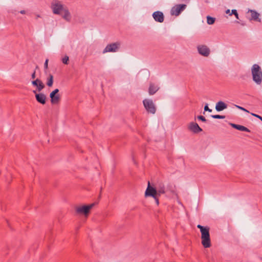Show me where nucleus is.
Here are the masks:
<instances>
[{"label": "nucleus", "mask_w": 262, "mask_h": 262, "mask_svg": "<svg viewBox=\"0 0 262 262\" xmlns=\"http://www.w3.org/2000/svg\"><path fill=\"white\" fill-rule=\"evenodd\" d=\"M53 83V76L52 75L50 74L49 78H48L47 84L49 86H51Z\"/></svg>", "instance_id": "obj_21"}, {"label": "nucleus", "mask_w": 262, "mask_h": 262, "mask_svg": "<svg viewBox=\"0 0 262 262\" xmlns=\"http://www.w3.org/2000/svg\"><path fill=\"white\" fill-rule=\"evenodd\" d=\"M204 111H208L209 112H212V110L211 109H210L208 106V104H206L205 107H204Z\"/></svg>", "instance_id": "obj_30"}, {"label": "nucleus", "mask_w": 262, "mask_h": 262, "mask_svg": "<svg viewBox=\"0 0 262 262\" xmlns=\"http://www.w3.org/2000/svg\"><path fill=\"white\" fill-rule=\"evenodd\" d=\"M68 61H69V57L67 56H64L62 59V61L64 64H68Z\"/></svg>", "instance_id": "obj_24"}, {"label": "nucleus", "mask_w": 262, "mask_h": 262, "mask_svg": "<svg viewBox=\"0 0 262 262\" xmlns=\"http://www.w3.org/2000/svg\"><path fill=\"white\" fill-rule=\"evenodd\" d=\"M159 89L158 85H155L152 83H150L148 88V93L150 95L155 94Z\"/></svg>", "instance_id": "obj_15"}, {"label": "nucleus", "mask_w": 262, "mask_h": 262, "mask_svg": "<svg viewBox=\"0 0 262 262\" xmlns=\"http://www.w3.org/2000/svg\"><path fill=\"white\" fill-rule=\"evenodd\" d=\"M235 106L238 108V109L241 110H242L243 111H245V112H249L248 111H247L246 109H245V108L242 107V106H238V105H235Z\"/></svg>", "instance_id": "obj_27"}, {"label": "nucleus", "mask_w": 262, "mask_h": 262, "mask_svg": "<svg viewBox=\"0 0 262 262\" xmlns=\"http://www.w3.org/2000/svg\"><path fill=\"white\" fill-rule=\"evenodd\" d=\"M226 13L227 14L229 13H230V10H229V9L227 10H226Z\"/></svg>", "instance_id": "obj_34"}, {"label": "nucleus", "mask_w": 262, "mask_h": 262, "mask_svg": "<svg viewBox=\"0 0 262 262\" xmlns=\"http://www.w3.org/2000/svg\"><path fill=\"white\" fill-rule=\"evenodd\" d=\"M251 18V19H253L255 21H260V19L259 18V14L254 10H250Z\"/></svg>", "instance_id": "obj_20"}, {"label": "nucleus", "mask_w": 262, "mask_h": 262, "mask_svg": "<svg viewBox=\"0 0 262 262\" xmlns=\"http://www.w3.org/2000/svg\"><path fill=\"white\" fill-rule=\"evenodd\" d=\"M230 124L233 128H235L237 130L249 133L250 132V130L248 128L244 126L231 123H230Z\"/></svg>", "instance_id": "obj_17"}, {"label": "nucleus", "mask_w": 262, "mask_h": 262, "mask_svg": "<svg viewBox=\"0 0 262 262\" xmlns=\"http://www.w3.org/2000/svg\"><path fill=\"white\" fill-rule=\"evenodd\" d=\"M35 77H36V71H35V70H34L31 75V78L34 79L35 78Z\"/></svg>", "instance_id": "obj_32"}, {"label": "nucleus", "mask_w": 262, "mask_h": 262, "mask_svg": "<svg viewBox=\"0 0 262 262\" xmlns=\"http://www.w3.org/2000/svg\"><path fill=\"white\" fill-rule=\"evenodd\" d=\"M156 189L157 191L158 195H160L161 194H164L165 193V186L163 183H158L156 186Z\"/></svg>", "instance_id": "obj_16"}, {"label": "nucleus", "mask_w": 262, "mask_h": 262, "mask_svg": "<svg viewBox=\"0 0 262 262\" xmlns=\"http://www.w3.org/2000/svg\"><path fill=\"white\" fill-rule=\"evenodd\" d=\"M32 84L33 86L37 87V90L38 92L41 91L45 88L43 83L39 79H36L32 81Z\"/></svg>", "instance_id": "obj_14"}, {"label": "nucleus", "mask_w": 262, "mask_h": 262, "mask_svg": "<svg viewBox=\"0 0 262 262\" xmlns=\"http://www.w3.org/2000/svg\"><path fill=\"white\" fill-rule=\"evenodd\" d=\"M197 49L199 53L202 56L208 57L210 54V49L206 45H199L198 46Z\"/></svg>", "instance_id": "obj_10"}, {"label": "nucleus", "mask_w": 262, "mask_h": 262, "mask_svg": "<svg viewBox=\"0 0 262 262\" xmlns=\"http://www.w3.org/2000/svg\"><path fill=\"white\" fill-rule=\"evenodd\" d=\"M120 46V43L118 42L108 44L103 50V53H105L106 52H115L117 51Z\"/></svg>", "instance_id": "obj_7"}, {"label": "nucleus", "mask_w": 262, "mask_h": 262, "mask_svg": "<svg viewBox=\"0 0 262 262\" xmlns=\"http://www.w3.org/2000/svg\"><path fill=\"white\" fill-rule=\"evenodd\" d=\"M143 104L148 113L152 114H154L156 113V107L152 100L145 99L143 101Z\"/></svg>", "instance_id": "obj_4"}, {"label": "nucleus", "mask_w": 262, "mask_h": 262, "mask_svg": "<svg viewBox=\"0 0 262 262\" xmlns=\"http://www.w3.org/2000/svg\"><path fill=\"white\" fill-rule=\"evenodd\" d=\"M94 206V204H91L88 205H83L76 208V211L78 214H84L85 216H87L90 210Z\"/></svg>", "instance_id": "obj_5"}, {"label": "nucleus", "mask_w": 262, "mask_h": 262, "mask_svg": "<svg viewBox=\"0 0 262 262\" xmlns=\"http://www.w3.org/2000/svg\"><path fill=\"white\" fill-rule=\"evenodd\" d=\"M63 13V14H62L61 15L62 18L67 21H70L71 20V14L67 7L64 10Z\"/></svg>", "instance_id": "obj_19"}, {"label": "nucleus", "mask_w": 262, "mask_h": 262, "mask_svg": "<svg viewBox=\"0 0 262 262\" xmlns=\"http://www.w3.org/2000/svg\"><path fill=\"white\" fill-rule=\"evenodd\" d=\"M251 115L257 118H258L259 119H260L261 121H262V117H261L260 116L258 115H257V114H254V113H251Z\"/></svg>", "instance_id": "obj_28"}, {"label": "nucleus", "mask_w": 262, "mask_h": 262, "mask_svg": "<svg viewBox=\"0 0 262 262\" xmlns=\"http://www.w3.org/2000/svg\"><path fill=\"white\" fill-rule=\"evenodd\" d=\"M207 22L209 25H212L215 22V18L208 16L207 17Z\"/></svg>", "instance_id": "obj_22"}, {"label": "nucleus", "mask_w": 262, "mask_h": 262, "mask_svg": "<svg viewBox=\"0 0 262 262\" xmlns=\"http://www.w3.org/2000/svg\"><path fill=\"white\" fill-rule=\"evenodd\" d=\"M66 8L67 7L62 5L58 0L54 1L51 4V8L53 13L55 14L62 15V13Z\"/></svg>", "instance_id": "obj_3"}, {"label": "nucleus", "mask_w": 262, "mask_h": 262, "mask_svg": "<svg viewBox=\"0 0 262 262\" xmlns=\"http://www.w3.org/2000/svg\"><path fill=\"white\" fill-rule=\"evenodd\" d=\"M232 14H234L236 18L237 19H238V15L236 10L234 9L232 10V13L230 14V15H231Z\"/></svg>", "instance_id": "obj_25"}, {"label": "nucleus", "mask_w": 262, "mask_h": 262, "mask_svg": "<svg viewBox=\"0 0 262 262\" xmlns=\"http://www.w3.org/2000/svg\"><path fill=\"white\" fill-rule=\"evenodd\" d=\"M197 227L200 229L201 233V243L205 248H208L211 247V239L210 237L209 230L208 226H203L198 225Z\"/></svg>", "instance_id": "obj_1"}, {"label": "nucleus", "mask_w": 262, "mask_h": 262, "mask_svg": "<svg viewBox=\"0 0 262 262\" xmlns=\"http://www.w3.org/2000/svg\"><path fill=\"white\" fill-rule=\"evenodd\" d=\"M33 92L35 94V98L37 101L42 104L46 103V96L43 93H36V91H33Z\"/></svg>", "instance_id": "obj_12"}, {"label": "nucleus", "mask_w": 262, "mask_h": 262, "mask_svg": "<svg viewBox=\"0 0 262 262\" xmlns=\"http://www.w3.org/2000/svg\"><path fill=\"white\" fill-rule=\"evenodd\" d=\"M251 72L253 81L258 84H260L262 81V71L260 67L257 64H253Z\"/></svg>", "instance_id": "obj_2"}, {"label": "nucleus", "mask_w": 262, "mask_h": 262, "mask_svg": "<svg viewBox=\"0 0 262 262\" xmlns=\"http://www.w3.org/2000/svg\"><path fill=\"white\" fill-rule=\"evenodd\" d=\"M58 92L59 90L58 89H56L50 93V97L51 98V102L52 104H57L59 102L60 97V95L58 94Z\"/></svg>", "instance_id": "obj_9"}, {"label": "nucleus", "mask_w": 262, "mask_h": 262, "mask_svg": "<svg viewBox=\"0 0 262 262\" xmlns=\"http://www.w3.org/2000/svg\"><path fill=\"white\" fill-rule=\"evenodd\" d=\"M48 61L49 60L47 59L45 61V64H44V67L45 69H47L48 68Z\"/></svg>", "instance_id": "obj_31"}, {"label": "nucleus", "mask_w": 262, "mask_h": 262, "mask_svg": "<svg viewBox=\"0 0 262 262\" xmlns=\"http://www.w3.org/2000/svg\"><path fill=\"white\" fill-rule=\"evenodd\" d=\"M227 107V105L223 101L218 102L215 106V109L217 112H220Z\"/></svg>", "instance_id": "obj_18"}, {"label": "nucleus", "mask_w": 262, "mask_h": 262, "mask_svg": "<svg viewBox=\"0 0 262 262\" xmlns=\"http://www.w3.org/2000/svg\"><path fill=\"white\" fill-rule=\"evenodd\" d=\"M20 13L21 14H25L26 11H25V10H21V11H20Z\"/></svg>", "instance_id": "obj_33"}, {"label": "nucleus", "mask_w": 262, "mask_h": 262, "mask_svg": "<svg viewBox=\"0 0 262 262\" xmlns=\"http://www.w3.org/2000/svg\"><path fill=\"white\" fill-rule=\"evenodd\" d=\"M160 195H156V196H155V198H153L155 199V202L157 205H158L159 204V198H158V197Z\"/></svg>", "instance_id": "obj_29"}, {"label": "nucleus", "mask_w": 262, "mask_h": 262, "mask_svg": "<svg viewBox=\"0 0 262 262\" xmlns=\"http://www.w3.org/2000/svg\"><path fill=\"white\" fill-rule=\"evenodd\" d=\"M197 118L203 122H206L207 121L206 118L203 116H198Z\"/></svg>", "instance_id": "obj_26"}, {"label": "nucleus", "mask_w": 262, "mask_h": 262, "mask_svg": "<svg viewBox=\"0 0 262 262\" xmlns=\"http://www.w3.org/2000/svg\"><path fill=\"white\" fill-rule=\"evenodd\" d=\"M188 129L194 134H198L202 131V129L199 125L193 122H190L188 126Z\"/></svg>", "instance_id": "obj_11"}, {"label": "nucleus", "mask_w": 262, "mask_h": 262, "mask_svg": "<svg viewBox=\"0 0 262 262\" xmlns=\"http://www.w3.org/2000/svg\"><path fill=\"white\" fill-rule=\"evenodd\" d=\"M211 117L214 119H225V116H222L220 115H211Z\"/></svg>", "instance_id": "obj_23"}, {"label": "nucleus", "mask_w": 262, "mask_h": 262, "mask_svg": "<svg viewBox=\"0 0 262 262\" xmlns=\"http://www.w3.org/2000/svg\"><path fill=\"white\" fill-rule=\"evenodd\" d=\"M152 16L156 21L162 23L164 21V15L161 11H156L153 13Z\"/></svg>", "instance_id": "obj_13"}, {"label": "nucleus", "mask_w": 262, "mask_h": 262, "mask_svg": "<svg viewBox=\"0 0 262 262\" xmlns=\"http://www.w3.org/2000/svg\"><path fill=\"white\" fill-rule=\"evenodd\" d=\"M186 7L187 6L185 4L176 5L172 7L170 10V14L176 16H179L186 9Z\"/></svg>", "instance_id": "obj_6"}, {"label": "nucleus", "mask_w": 262, "mask_h": 262, "mask_svg": "<svg viewBox=\"0 0 262 262\" xmlns=\"http://www.w3.org/2000/svg\"><path fill=\"white\" fill-rule=\"evenodd\" d=\"M158 193L156 188L151 186L149 182H148V186L145 192V197L151 196L155 198V196L158 195Z\"/></svg>", "instance_id": "obj_8"}]
</instances>
